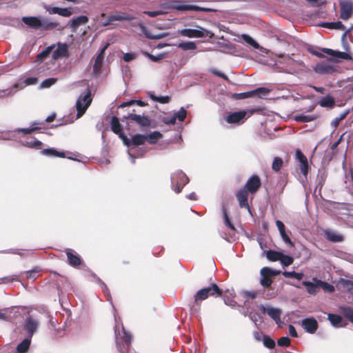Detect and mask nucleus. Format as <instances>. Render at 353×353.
<instances>
[{
  "label": "nucleus",
  "mask_w": 353,
  "mask_h": 353,
  "mask_svg": "<svg viewBox=\"0 0 353 353\" xmlns=\"http://www.w3.org/2000/svg\"><path fill=\"white\" fill-rule=\"evenodd\" d=\"M223 295V290L215 283H212L207 288H203L197 291L194 296L193 302L190 304L192 312H197L201 307V301L209 296L220 297Z\"/></svg>",
  "instance_id": "nucleus-1"
},
{
  "label": "nucleus",
  "mask_w": 353,
  "mask_h": 353,
  "mask_svg": "<svg viewBox=\"0 0 353 353\" xmlns=\"http://www.w3.org/2000/svg\"><path fill=\"white\" fill-rule=\"evenodd\" d=\"M168 8L172 10H176L178 11H195V12H214L215 10L201 7L195 5L188 4L186 1L174 0L170 1L168 5Z\"/></svg>",
  "instance_id": "nucleus-2"
},
{
  "label": "nucleus",
  "mask_w": 353,
  "mask_h": 353,
  "mask_svg": "<svg viewBox=\"0 0 353 353\" xmlns=\"http://www.w3.org/2000/svg\"><path fill=\"white\" fill-rule=\"evenodd\" d=\"M92 99L91 97V91L89 88L83 92L79 97L76 103V108L77 111V118L79 119L85 112L91 104Z\"/></svg>",
  "instance_id": "nucleus-3"
},
{
  "label": "nucleus",
  "mask_w": 353,
  "mask_h": 353,
  "mask_svg": "<svg viewBox=\"0 0 353 353\" xmlns=\"http://www.w3.org/2000/svg\"><path fill=\"white\" fill-rule=\"evenodd\" d=\"M195 26L197 27L198 29L185 28L179 30V34L182 37H186L188 38H202L205 37L212 38L214 37V34L212 32L205 30L199 26Z\"/></svg>",
  "instance_id": "nucleus-4"
},
{
  "label": "nucleus",
  "mask_w": 353,
  "mask_h": 353,
  "mask_svg": "<svg viewBox=\"0 0 353 353\" xmlns=\"http://www.w3.org/2000/svg\"><path fill=\"white\" fill-rule=\"evenodd\" d=\"M346 34L347 32L343 33L341 40L343 46V48L346 52H340V51H336L330 48H323L322 51L324 53H326L327 54L334 56L337 58H340L345 60H351L352 57L351 55L347 52L350 51L349 44L347 41H346Z\"/></svg>",
  "instance_id": "nucleus-5"
},
{
  "label": "nucleus",
  "mask_w": 353,
  "mask_h": 353,
  "mask_svg": "<svg viewBox=\"0 0 353 353\" xmlns=\"http://www.w3.org/2000/svg\"><path fill=\"white\" fill-rule=\"evenodd\" d=\"M172 184L174 187V191L179 194L181 192L183 187L189 182L187 175L181 170L176 172L172 176Z\"/></svg>",
  "instance_id": "nucleus-6"
},
{
  "label": "nucleus",
  "mask_w": 353,
  "mask_h": 353,
  "mask_svg": "<svg viewBox=\"0 0 353 353\" xmlns=\"http://www.w3.org/2000/svg\"><path fill=\"white\" fill-rule=\"evenodd\" d=\"M132 336L125 330L123 331V336L116 337L117 348L121 353H129L131 347Z\"/></svg>",
  "instance_id": "nucleus-7"
},
{
  "label": "nucleus",
  "mask_w": 353,
  "mask_h": 353,
  "mask_svg": "<svg viewBox=\"0 0 353 353\" xmlns=\"http://www.w3.org/2000/svg\"><path fill=\"white\" fill-rule=\"evenodd\" d=\"M121 140L127 147H137L145 143L146 137L145 134H136L131 139L128 138L126 135H123Z\"/></svg>",
  "instance_id": "nucleus-8"
},
{
  "label": "nucleus",
  "mask_w": 353,
  "mask_h": 353,
  "mask_svg": "<svg viewBox=\"0 0 353 353\" xmlns=\"http://www.w3.org/2000/svg\"><path fill=\"white\" fill-rule=\"evenodd\" d=\"M261 186V181L257 174H252L246 181L243 188L252 195H254Z\"/></svg>",
  "instance_id": "nucleus-9"
},
{
  "label": "nucleus",
  "mask_w": 353,
  "mask_h": 353,
  "mask_svg": "<svg viewBox=\"0 0 353 353\" xmlns=\"http://www.w3.org/2000/svg\"><path fill=\"white\" fill-rule=\"evenodd\" d=\"M134 112L135 110H133L132 113L129 114L128 116H124L123 119L133 121L143 128H148L150 125L151 120L148 117L137 114L134 113Z\"/></svg>",
  "instance_id": "nucleus-10"
},
{
  "label": "nucleus",
  "mask_w": 353,
  "mask_h": 353,
  "mask_svg": "<svg viewBox=\"0 0 353 353\" xmlns=\"http://www.w3.org/2000/svg\"><path fill=\"white\" fill-rule=\"evenodd\" d=\"M249 192L244 188H240L235 193V196L238 201L239 205L241 208H245L250 212V207L248 203Z\"/></svg>",
  "instance_id": "nucleus-11"
},
{
  "label": "nucleus",
  "mask_w": 353,
  "mask_h": 353,
  "mask_svg": "<svg viewBox=\"0 0 353 353\" xmlns=\"http://www.w3.org/2000/svg\"><path fill=\"white\" fill-rule=\"evenodd\" d=\"M65 252L67 255L68 263L71 266L78 268L83 263V260L81 259L80 256L73 250L67 248Z\"/></svg>",
  "instance_id": "nucleus-12"
},
{
  "label": "nucleus",
  "mask_w": 353,
  "mask_h": 353,
  "mask_svg": "<svg viewBox=\"0 0 353 353\" xmlns=\"http://www.w3.org/2000/svg\"><path fill=\"white\" fill-rule=\"evenodd\" d=\"M38 326V320L34 319L32 316H29L26 318L24 324V329L27 332L30 338H32L34 333L37 331Z\"/></svg>",
  "instance_id": "nucleus-13"
},
{
  "label": "nucleus",
  "mask_w": 353,
  "mask_h": 353,
  "mask_svg": "<svg viewBox=\"0 0 353 353\" xmlns=\"http://www.w3.org/2000/svg\"><path fill=\"white\" fill-rule=\"evenodd\" d=\"M341 14L340 17L343 20L349 19L353 13V5L350 1L340 2Z\"/></svg>",
  "instance_id": "nucleus-14"
},
{
  "label": "nucleus",
  "mask_w": 353,
  "mask_h": 353,
  "mask_svg": "<svg viewBox=\"0 0 353 353\" xmlns=\"http://www.w3.org/2000/svg\"><path fill=\"white\" fill-rule=\"evenodd\" d=\"M296 157L299 161V169L301 170V172L305 176H306L309 171V165L307 157L303 154V153L300 150H296Z\"/></svg>",
  "instance_id": "nucleus-15"
},
{
  "label": "nucleus",
  "mask_w": 353,
  "mask_h": 353,
  "mask_svg": "<svg viewBox=\"0 0 353 353\" xmlns=\"http://www.w3.org/2000/svg\"><path fill=\"white\" fill-rule=\"evenodd\" d=\"M301 326L304 330L310 334H314L318 329L319 325L314 318H306L302 321Z\"/></svg>",
  "instance_id": "nucleus-16"
},
{
  "label": "nucleus",
  "mask_w": 353,
  "mask_h": 353,
  "mask_svg": "<svg viewBox=\"0 0 353 353\" xmlns=\"http://www.w3.org/2000/svg\"><path fill=\"white\" fill-rule=\"evenodd\" d=\"M246 114V111L241 110L239 112L230 113L225 119L228 123H239L241 121H243V120L245 119Z\"/></svg>",
  "instance_id": "nucleus-17"
},
{
  "label": "nucleus",
  "mask_w": 353,
  "mask_h": 353,
  "mask_svg": "<svg viewBox=\"0 0 353 353\" xmlns=\"http://www.w3.org/2000/svg\"><path fill=\"white\" fill-rule=\"evenodd\" d=\"M108 44L105 45L99 52V53L97 54L94 59V63L93 65V72L95 74H98L100 73L102 65H103V60L105 55V51L106 48H108Z\"/></svg>",
  "instance_id": "nucleus-18"
},
{
  "label": "nucleus",
  "mask_w": 353,
  "mask_h": 353,
  "mask_svg": "<svg viewBox=\"0 0 353 353\" xmlns=\"http://www.w3.org/2000/svg\"><path fill=\"white\" fill-rule=\"evenodd\" d=\"M259 309L263 314H268L276 323L281 321V312L280 310L274 307L266 308L263 305H261Z\"/></svg>",
  "instance_id": "nucleus-19"
},
{
  "label": "nucleus",
  "mask_w": 353,
  "mask_h": 353,
  "mask_svg": "<svg viewBox=\"0 0 353 353\" xmlns=\"http://www.w3.org/2000/svg\"><path fill=\"white\" fill-rule=\"evenodd\" d=\"M110 125L112 131L121 139V137L125 134L122 131L123 127L120 123L119 119L117 117L113 116L111 118Z\"/></svg>",
  "instance_id": "nucleus-20"
},
{
  "label": "nucleus",
  "mask_w": 353,
  "mask_h": 353,
  "mask_svg": "<svg viewBox=\"0 0 353 353\" xmlns=\"http://www.w3.org/2000/svg\"><path fill=\"white\" fill-rule=\"evenodd\" d=\"M68 46L66 43H59L57 48L54 51L52 57L54 59L61 57H68Z\"/></svg>",
  "instance_id": "nucleus-21"
},
{
  "label": "nucleus",
  "mask_w": 353,
  "mask_h": 353,
  "mask_svg": "<svg viewBox=\"0 0 353 353\" xmlns=\"http://www.w3.org/2000/svg\"><path fill=\"white\" fill-rule=\"evenodd\" d=\"M22 21L30 28L38 30L41 28V20L36 17H23Z\"/></svg>",
  "instance_id": "nucleus-22"
},
{
  "label": "nucleus",
  "mask_w": 353,
  "mask_h": 353,
  "mask_svg": "<svg viewBox=\"0 0 353 353\" xmlns=\"http://www.w3.org/2000/svg\"><path fill=\"white\" fill-rule=\"evenodd\" d=\"M266 271V268H261L260 271V274L261 275L260 283L265 288L270 287L273 282L272 277Z\"/></svg>",
  "instance_id": "nucleus-23"
},
{
  "label": "nucleus",
  "mask_w": 353,
  "mask_h": 353,
  "mask_svg": "<svg viewBox=\"0 0 353 353\" xmlns=\"http://www.w3.org/2000/svg\"><path fill=\"white\" fill-rule=\"evenodd\" d=\"M133 19V17L125 13L112 14L108 17V22L105 23V25L110 24L112 22L115 21H130Z\"/></svg>",
  "instance_id": "nucleus-24"
},
{
  "label": "nucleus",
  "mask_w": 353,
  "mask_h": 353,
  "mask_svg": "<svg viewBox=\"0 0 353 353\" xmlns=\"http://www.w3.org/2000/svg\"><path fill=\"white\" fill-rule=\"evenodd\" d=\"M324 235L328 241L334 243L341 242L344 239L343 235L332 230H325Z\"/></svg>",
  "instance_id": "nucleus-25"
},
{
  "label": "nucleus",
  "mask_w": 353,
  "mask_h": 353,
  "mask_svg": "<svg viewBox=\"0 0 353 353\" xmlns=\"http://www.w3.org/2000/svg\"><path fill=\"white\" fill-rule=\"evenodd\" d=\"M318 103L323 108H333L335 105V99L333 97L327 95L321 98Z\"/></svg>",
  "instance_id": "nucleus-26"
},
{
  "label": "nucleus",
  "mask_w": 353,
  "mask_h": 353,
  "mask_svg": "<svg viewBox=\"0 0 353 353\" xmlns=\"http://www.w3.org/2000/svg\"><path fill=\"white\" fill-rule=\"evenodd\" d=\"M88 17L87 16H79L71 21L70 28L75 30L79 26L83 24H85L88 22Z\"/></svg>",
  "instance_id": "nucleus-27"
},
{
  "label": "nucleus",
  "mask_w": 353,
  "mask_h": 353,
  "mask_svg": "<svg viewBox=\"0 0 353 353\" xmlns=\"http://www.w3.org/2000/svg\"><path fill=\"white\" fill-rule=\"evenodd\" d=\"M162 134L159 131H154L150 134H145L146 141H148L150 144L157 143L162 138Z\"/></svg>",
  "instance_id": "nucleus-28"
},
{
  "label": "nucleus",
  "mask_w": 353,
  "mask_h": 353,
  "mask_svg": "<svg viewBox=\"0 0 353 353\" xmlns=\"http://www.w3.org/2000/svg\"><path fill=\"white\" fill-rule=\"evenodd\" d=\"M318 115L296 114L294 116V120L299 123H307L313 121L318 119Z\"/></svg>",
  "instance_id": "nucleus-29"
},
{
  "label": "nucleus",
  "mask_w": 353,
  "mask_h": 353,
  "mask_svg": "<svg viewBox=\"0 0 353 353\" xmlns=\"http://www.w3.org/2000/svg\"><path fill=\"white\" fill-rule=\"evenodd\" d=\"M41 152L42 154L46 155V156H54V157H61V158L65 157V152H59L52 148L43 149Z\"/></svg>",
  "instance_id": "nucleus-30"
},
{
  "label": "nucleus",
  "mask_w": 353,
  "mask_h": 353,
  "mask_svg": "<svg viewBox=\"0 0 353 353\" xmlns=\"http://www.w3.org/2000/svg\"><path fill=\"white\" fill-rule=\"evenodd\" d=\"M30 339H23L17 347V350L19 353H26L30 347Z\"/></svg>",
  "instance_id": "nucleus-31"
},
{
  "label": "nucleus",
  "mask_w": 353,
  "mask_h": 353,
  "mask_svg": "<svg viewBox=\"0 0 353 353\" xmlns=\"http://www.w3.org/2000/svg\"><path fill=\"white\" fill-rule=\"evenodd\" d=\"M281 252L275 251L273 250H269L265 252L267 259L270 261H277L281 259Z\"/></svg>",
  "instance_id": "nucleus-32"
},
{
  "label": "nucleus",
  "mask_w": 353,
  "mask_h": 353,
  "mask_svg": "<svg viewBox=\"0 0 353 353\" xmlns=\"http://www.w3.org/2000/svg\"><path fill=\"white\" fill-rule=\"evenodd\" d=\"M322 27L330 28V29H336V30H344L345 26L341 21L337 22H325L321 24Z\"/></svg>",
  "instance_id": "nucleus-33"
},
{
  "label": "nucleus",
  "mask_w": 353,
  "mask_h": 353,
  "mask_svg": "<svg viewBox=\"0 0 353 353\" xmlns=\"http://www.w3.org/2000/svg\"><path fill=\"white\" fill-rule=\"evenodd\" d=\"M143 32L145 34V36L150 39H160L166 36V34L161 33V34H152L150 31L147 30L146 28L143 26H141Z\"/></svg>",
  "instance_id": "nucleus-34"
},
{
  "label": "nucleus",
  "mask_w": 353,
  "mask_h": 353,
  "mask_svg": "<svg viewBox=\"0 0 353 353\" xmlns=\"http://www.w3.org/2000/svg\"><path fill=\"white\" fill-rule=\"evenodd\" d=\"M54 47V46H48L40 52L37 56V61L41 62L43 61L46 57L49 56Z\"/></svg>",
  "instance_id": "nucleus-35"
},
{
  "label": "nucleus",
  "mask_w": 353,
  "mask_h": 353,
  "mask_svg": "<svg viewBox=\"0 0 353 353\" xmlns=\"http://www.w3.org/2000/svg\"><path fill=\"white\" fill-rule=\"evenodd\" d=\"M252 92H253V97L258 96L259 98H263L270 92V90L265 87H261L252 90Z\"/></svg>",
  "instance_id": "nucleus-36"
},
{
  "label": "nucleus",
  "mask_w": 353,
  "mask_h": 353,
  "mask_svg": "<svg viewBox=\"0 0 353 353\" xmlns=\"http://www.w3.org/2000/svg\"><path fill=\"white\" fill-rule=\"evenodd\" d=\"M327 319L334 327H339L343 321V318L340 315L335 314H329Z\"/></svg>",
  "instance_id": "nucleus-37"
},
{
  "label": "nucleus",
  "mask_w": 353,
  "mask_h": 353,
  "mask_svg": "<svg viewBox=\"0 0 353 353\" xmlns=\"http://www.w3.org/2000/svg\"><path fill=\"white\" fill-rule=\"evenodd\" d=\"M59 26V23L50 21L47 19L41 20V30H52L57 28Z\"/></svg>",
  "instance_id": "nucleus-38"
},
{
  "label": "nucleus",
  "mask_w": 353,
  "mask_h": 353,
  "mask_svg": "<svg viewBox=\"0 0 353 353\" xmlns=\"http://www.w3.org/2000/svg\"><path fill=\"white\" fill-rule=\"evenodd\" d=\"M137 105L139 106H141V107H143V106H145L148 105L147 103L141 101V100H130L129 101H126V102H123L119 106V108H125V107H127V106H130V105Z\"/></svg>",
  "instance_id": "nucleus-39"
},
{
  "label": "nucleus",
  "mask_w": 353,
  "mask_h": 353,
  "mask_svg": "<svg viewBox=\"0 0 353 353\" xmlns=\"http://www.w3.org/2000/svg\"><path fill=\"white\" fill-rule=\"evenodd\" d=\"M178 47L183 50H192L196 49V45L193 41H185L179 43Z\"/></svg>",
  "instance_id": "nucleus-40"
},
{
  "label": "nucleus",
  "mask_w": 353,
  "mask_h": 353,
  "mask_svg": "<svg viewBox=\"0 0 353 353\" xmlns=\"http://www.w3.org/2000/svg\"><path fill=\"white\" fill-rule=\"evenodd\" d=\"M282 274L286 278H294L298 281H301L304 276V274L303 273H298L294 271H292V272L285 271Z\"/></svg>",
  "instance_id": "nucleus-41"
},
{
  "label": "nucleus",
  "mask_w": 353,
  "mask_h": 353,
  "mask_svg": "<svg viewBox=\"0 0 353 353\" xmlns=\"http://www.w3.org/2000/svg\"><path fill=\"white\" fill-rule=\"evenodd\" d=\"M37 124V123H32V127L30 128H17L16 132H21L24 134H31L32 132L41 129V127L36 126Z\"/></svg>",
  "instance_id": "nucleus-42"
},
{
  "label": "nucleus",
  "mask_w": 353,
  "mask_h": 353,
  "mask_svg": "<svg viewBox=\"0 0 353 353\" xmlns=\"http://www.w3.org/2000/svg\"><path fill=\"white\" fill-rule=\"evenodd\" d=\"M232 99L235 100H241L247 98L253 97V92L252 91L241 92V93H234L232 96Z\"/></svg>",
  "instance_id": "nucleus-43"
},
{
  "label": "nucleus",
  "mask_w": 353,
  "mask_h": 353,
  "mask_svg": "<svg viewBox=\"0 0 353 353\" xmlns=\"http://www.w3.org/2000/svg\"><path fill=\"white\" fill-rule=\"evenodd\" d=\"M263 343L265 347L272 349L275 347V341L268 335H263Z\"/></svg>",
  "instance_id": "nucleus-44"
},
{
  "label": "nucleus",
  "mask_w": 353,
  "mask_h": 353,
  "mask_svg": "<svg viewBox=\"0 0 353 353\" xmlns=\"http://www.w3.org/2000/svg\"><path fill=\"white\" fill-rule=\"evenodd\" d=\"M283 161L281 157H274L272 165V170L274 171H275L276 172H279L281 170V168L283 165Z\"/></svg>",
  "instance_id": "nucleus-45"
},
{
  "label": "nucleus",
  "mask_w": 353,
  "mask_h": 353,
  "mask_svg": "<svg viewBox=\"0 0 353 353\" xmlns=\"http://www.w3.org/2000/svg\"><path fill=\"white\" fill-rule=\"evenodd\" d=\"M279 261L283 266H289L293 263L294 259L289 255L281 253V259H279Z\"/></svg>",
  "instance_id": "nucleus-46"
},
{
  "label": "nucleus",
  "mask_w": 353,
  "mask_h": 353,
  "mask_svg": "<svg viewBox=\"0 0 353 353\" xmlns=\"http://www.w3.org/2000/svg\"><path fill=\"white\" fill-rule=\"evenodd\" d=\"M330 69L331 68L329 65L325 64H317L314 68V70L320 74L328 73Z\"/></svg>",
  "instance_id": "nucleus-47"
},
{
  "label": "nucleus",
  "mask_w": 353,
  "mask_h": 353,
  "mask_svg": "<svg viewBox=\"0 0 353 353\" xmlns=\"http://www.w3.org/2000/svg\"><path fill=\"white\" fill-rule=\"evenodd\" d=\"M303 284L306 287L307 291L310 294H316L318 287L310 281H304Z\"/></svg>",
  "instance_id": "nucleus-48"
},
{
  "label": "nucleus",
  "mask_w": 353,
  "mask_h": 353,
  "mask_svg": "<svg viewBox=\"0 0 353 353\" xmlns=\"http://www.w3.org/2000/svg\"><path fill=\"white\" fill-rule=\"evenodd\" d=\"M223 214L224 223L225 224V225H227L231 230H235V228H234V225L232 223L230 219H229L226 208L225 207L223 208Z\"/></svg>",
  "instance_id": "nucleus-49"
},
{
  "label": "nucleus",
  "mask_w": 353,
  "mask_h": 353,
  "mask_svg": "<svg viewBox=\"0 0 353 353\" xmlns=\"http://www.w3.org/2000/svg\"><path fill=\"white\" fill-rule=\"evenodd\" d=\"M150 97L154 101L159 102L160 103H168L170 101V97L168 96L157 97L154 94H151Z\"/></svg>",
  "instance_id": "nucleus-50"
},
{
  "label": "nucleus",
  "mask_w": 353,
  "mask_h": 353,
  "mask_svg": "<svg viewBox=\"0 0 353 353\" xmlns=\"http://www.w3.org/2000/svg\"><path fill=\"white\" fill-rule=\"evenodd\" d=\"M174 117H176V119H177L179 121H183L187 116V111L184 108H181L180 110L174 113Z\"/></svg>",
  "instance_id": "nucleus-51"
},
{
  "label": "nucleus",
  "mask_w": 353,
  "mask_h": 353,
  "mask_svg": "<svg viewBox=\"0 0 353 353\" xmlns=\"http://www.w3.org/2000/svg\"><path fill=\"white\" fill-rule=\"evenodd\" d=\"M349 112L348 111H346L345 112H343V114H341L339 117H336L331 123L332 125L336 128L338 127V125H339L340 122L345 119L347 117V115L348 114Z\"/></svg>",
  "instance_id": "nucleus-52"
},
{
  "label": "nucleus",
  "mask_w": 353,
  "mask_h": 353,
  "mask_svg": "<svg viewBox=\"0 0 353 353\" xmlns=\"http://www.w3.org/2000/svg\"><path fill=\"white\" fill-rule=\"evenodd\" d=\"M42 142L37 140V139H35L34 141H26V143H24L23 145L28 148H40L41 146L42 145Z\"/></svg>",
  "instance_id": "nucleus-53"
},
{
  "label": "nucleus",
  "mask_w": 353,
  "mask_h": 353,
  "mask_svg": "<svg viewBox=\"0 0 353 353\" xmlns=\"http://www.w3.org/2000/svg\"><path fill=\"white\" fill-rule=\"evenodd\" d=\"M291 340L288 336H283L278 339L277 344L279 346L288 347L290 345Z\"/></svg>",
  "instance_id": "nucleus-54"
},
{
  "label": "nucleus",
  "mask_w": 353,
  "mask_h": 353,
  "mask_svg": "<svg viewBox=\"0 0 353 353\" xmlns=\"http://www.w3.org/2000/svg\"><path fill=\"white\" fill-rule=\"evenodd\" d=\"M57 79L55 78H49L43 81L41 83V88H48L52 86L57 82Z\"/></svg>",
  "instance_id": "nucleus-55"
},
{
  "label": "nucleus",
  "mask_w": 353,
  "mask_h": 353,
  "mask_svg": "<svg viewBox=\"0 0 353 353\" xmlns=\"http://www.w3.org/2000/svg\"><path fill=\"white\" fill-rule=\"evenodd\" d=\"M38 272L39 270L37 269H34L32 270L26 271L23 274H26V279L34 280L36 279Z\"/></svg>",
  "instance_id": "nucleus-56"
},
{
  "label": "nucleus",
  "mask_w": 353,
  "mask_h": 353,
  "mask_svg": "<svg viewBox=\"0 0 353 353\" xmlns=\"http://www.w3.org/2000/svg\"><path fill=\"white\" fill-rule=\"evenodd\" d=\"M162 122L165 124H172L174 125L176 123V117L173 115L172 117H165L162 119Z\"/></svg>",
  "instance_id": "nucleus-57"
},
{
  "label": "nucleus",
  "mask_w": 353,
  "mask_h": 353,
  "mask_svg": "<svg viewBox=\"0 0 353 353\" xmlns=\"http://www.w3.org/2000/svg\"><path fill=\"white\" fill-rule=\"evenodd\" d=\"M258 295V293L255 291H244L243 292V296L244 298L248 297L252 299H255Z\"/></svg>",
  "instance_id": "nucleus-58"
},
{
  "label": "nucleus",
  "mask_w": 353,
  "mask_h": 353,
  "mask_svg": "<svg viewBox=\"0 0 353 353\" xmlns=\"http://www.w3.org/2000/svg\"><path fill=\"white\" fill-rule=\"evenodd\" d=\"M210 71L215 76L219 77L223 79L224 80H225L227 81H230L229 78L228 77V76L225 75L224 73H223V72H221L220 71H218L216 70H214V69H212Z\"/></svg>",
  "instance_id": "nucleus-59"
},
{
  "label": "nucleus",
  "mask_w": 353,
  "mask_h": 353,
  "mask_svg": "<svg viewBox=\"0 0 353 353\" xmlns=\"http://www.w3.org/2000/svg\"><path fill=\"white\" fill-rule=\"evenodd\" d=\"M136 58V54L132 52H127L123 55V60L125 62H130Z\"/></svg>",
  "instance_id": "nucleus-60"
},
{
  "label": "nucleus",
  "mask_w": 353,
  "mask_h": 353,
  "mask_svg": "<svg viewBox=\"0 0 353 353\" xmlns=\"http://www.w3.org/2000/svg\"><path fill=\"white\" fill-rule=\"evenodd\" d=\"M345 316L353 323V309L346 308L344 310Z\"/></svg>",
  "instance_id": "nucleus-61"
},
{
  "label": "nucleus",
  "mask_w": 353,
  "mask_h": 353,
  "mask_svg": "<svg viewBox=\"0 0 353 353\" xmlns=\"http://www.w3.org/2000/svg\"><path fill=\"white\" fill-rule=\"evenodd\" d=\"M59 14L63 17H68L72 15V12L68 8H59Z\"/></svg>",
  "instance_id": "nucleus-62"
},
{
  "label": "nucleus",
  "mask_w": 353,
  "mask_h": 353,
  "mask_svg": "<svg viewBox=\"0 0 353 353\" xmlns=\"http://www.w3.org/2000/svg\"><path fill=\"white\" fill-rule=\"evenodd\" d=\"M243 39H244V40L247 43H248L251 46H254L255 48L258 47L257 43L252 37H250V36H248V35H243Z\"/></svg>",
  "instance_id": "nucleus-63"
},
{
  "label": "nucleus",
  "mask_w": 353,
  "mask_h": 353,
  "mask_svg": "<svg viewBox=\"0 0 353 353\" xmlns=\"http://www.w3.org/2000/svg\"><path fill=\"white\" fill-rule=\"evenodd\" d=\"M38 82V79L37 77H28L26 78L24 81V83L28 85H34Z\"/></svg>",
  "instance_id": "nucleus-64"
}]
</instances>
